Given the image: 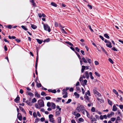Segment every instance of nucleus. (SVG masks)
Wrapping results in <instances>:
<instances>
[{"mask_svg":"<svg viewBox=\"0 0 123 123\" xmlns=\"http://www.w3.org/2000/svg\"><path fill=\"white\" fill-rule=\"evenodd\" d=\"M93 91L94 93L95 96L99 97L101 96V94L97 91L96 88L94 89Z\"/></svg>","mask_w":123,"mask_h":123,"instance_id":"4","label":"nucleus"},{"mask_svg":"<svg viewBox=\"0 0 123 123\" xmlns=\"http://www.w3.org/2000/svg\"><path fill=\"white\" fill-rule=\"evenodd\" d=\"M31 27L33 29H36L37 28V26L36 25L31 24Z\"/></svg>","mask_w":123,"mask_h":123,"instance_id":"20","label":"nucleus"},{"mask_svg":"<svg viewBox=\"0 0 123 123\" xmlns=\"http://www.w3.org/2000/svg\"><path fill=\"white\" fill-rule=\"evenodd\" d=\"M51 98V97L49 96H47L45 97V99L47 100H50Z\"/></svg>","mask_w":123,"mask_h":123,"instance_id":"51","label":"nucleus"},{"mask_svg":"<svg viewBox=\"0 0 123 123\" xmlns=\"http://www.w3.org/2000/svg\"><path fill=\"white\" fill-rule=\"evenodd\" d=\"M104 36L105 37H106V38L107 39H109L110 38V37L107 34H104Z\"/></svg>","mask_w":123,"mask_h":123,"instance_id":"29","label":"nucleus"},{"mask_svg":"<svg viewBox=\"0 0 123 123\" xmlns=\"http://www.w3.org/2000/svg\"><path fill=\"white\" fill-rule=\"evenodd\" d=\"M37 56L36 57V63H37L38 60V52L37 53Z\"/></svg>","mask_w":123,"mask_h":123,"instance_id":"33","label":"nucleus"},{"mask_svg":"<svg viewBox=\"0 0 123 123\" xmlns=\"http://www.w3.org/2000/svg\"><path fill=\"white\" fill-rule=\"evenodd\" d=\"M112 116L110 114H108L107 115V117L108 118H110Z\"/></svg>","mask_w":123,"mask_h":123,"instance_id":"64","label":"nucleus"},{"mask_svg":"<svg viewBox=\"0 0 123 123\" xmlns=\"http://www.w3.org/2000/svg\"><path fill=\"white\" fill-rule=\"evenodd\" d=\"M9 38L10 39H11L12 38V39H15L16 38V37L14 36L11 37L10 36H8Z\"/></svg>","mask_w":123,"mask_h":123,"instance_id":"28","label":"nucleus"},{"mask_svg":"<svg viewBox=\"0 0 123 123\" xmlns=\"http://www.w3.org/2000/svg\"><path fill=\"white\" fill-rule=\"evenodd\" d=\"M35 95L36 97L39 98L40 97V95L39 94H38L37 92H36L35 93Z\"/></svg>","mask_w":123,"mask_h":123,"instance_id":"11","label":"nucleus"},{"mask_svg":"<svg viewBox=\"0 0 123 123\" xmlns=\"http://www.w3.org/2000/svg\"><path fill=\"white\" fill-rule=\"evenodd\" d=\"M37 100L35 98H34L32 100V103H33L36 102Z\"/></svg>","mask_w":123,"mask_h":123,"instance_id":"25","label":"nucleus"},{"mask_svg":"<svg viewBox=\"0 0 123 123\" xmlns=\"http://www.w3.org/2000/svg\"><path fill=\"white\" fill-rule=\"evenodd\" d=\"M113 92L115 94L117 95V96H118V92L117 91L114 89H113Z\"/></svg>","mask_w":123,"mask_h":123,"instance_id":"18","label":"nucleus"},{"mask_svg":"<svg viewBox=\"0 0 123 123\" xmlns=\"http://www.w3.org/2000/svg\"><path fill=\"white\" fill-rule=\"evenodd\" d=\"M61 98H57V99H55V100L57 102H59V101L61 100Z\"/></svg>","mask_w":123,"mask_h":123,"instance_id":"19","label":"nucleus"},{"mask_svg":"<svg viewBox=\"0 0 123 123\" xmlns=\"http://www.w3.org/2000/svg\"><path fill=\"white\" fill-rule=\"evenodd\" d=\"M116 118L115 117H112L111 118V120L112 121L114 122L116 120Z\"/></svg>","mask_w":123,"mask_h":123,"instance_id":"44","label":"nucleus"},{"mask_svg":"<svg viewBox=\"0 0 123 123\" xmlns=\"http://www.w3.org/2000/svg\"><path fill=\"white\" fill-rule=\"evenodd\" d=\"M74 94V95L75 96L76 98H79L80 96L79 94H78L77 92H75Z\"/></svg>","mask_w":123,"mask_h":123,"instance_id":"12","label":"nucleus"},{"mask_svg":"<svg viewBox=\"0 0 123 123\" xmlns=\"http://www.w3.org/2000/svg\"><path fill=\"white\" fill-rule=\"evenodd\" d=\"M88 27L89 29L91 30V31L92 32H93V30L91 28V26L90 25H89L88 26Z\"/></svg>","mask_w":123,"mask_h":123,"instance_id":"50","label":"nucleus"},{"mask_svg":"<svg viewBox=\"0 0 123 123\" xmlns=\"http://www.w3.org/2000/svg\"><path fill=\"white\" fill-rule=\"evenodd\" d=\"M84 82L85 85H86L87 84V80H85L84 81Z\"/></svg>","mask_w":123,"mask_h":123,"instance_id":"61","label":"nucleus"},{"mask_svg":"<svg viewBox=\"0 0 123 123\" xmlns=\"http://www.w3.org/2000/svg\"><path fill=\"white\" fill-rule=\"evenodd\" d=\"M33 116L35 117H37V115L36 113L35 112H34L33 113Z\"/></svg>","mask_w":123,"mask_h":123,"instance_id":"46","label":"nucleus"},{"mask_svg":"<svg viewBox=\"0 0 123 123\" xmlns=\"http://www.w3.org/2000/svg\"><path fill=\"white\" fill-rule=\"evenodd\" d=\"M90 91L89 90H88L87 91V92H86L85 93V95L86 96L87 95H88L89 96H90Z\"/></svg>","mask_w":123,"mask_h":123,"instance_id":"22","label":"nucleus"},{"mask_svg":"<svg viewBox=\"0 0 123 123\" xmlns=\"http://www.w3.org/2000/svg\"><path fill=\"white\" fill-rule=\"evenodd\" d=\"M79 121L80 122H83L84 121V119L81 118H80L79 119Z\"/></svg>","mask_w":123,"mask_h":123,"instance_id":"38","label":"nucleus"},{"mask_svg":"<svg viewBox=\"0 0 123 123\" xmlns=\"http://www.w3.org/2000/svg\"><path fill=\"white\" fill-rule=\"evenodd\" d=\"M85 99V100L86 101V102H87L89 100V98L88 96L87 95L85 96L84 97Z\"/></svg>","mask_w":123,"mask_h":123,"instance_id":"10","label":"nucleus"},{"mask_svg":"<svg viewBox=\"0 0 123 123\" xmlns=\"http://www.w3.org/2000/svg\"><path fill=\"white\" fill-rule=\"evenodd\" d=\"M76 116L77 117H78L80 116V115L79 113H77Z\"/></svg>","mask_w":123,"mask_h":123,"instance_id":"53","label":"nucleus"},{"mask_svg":"<svg viewBox=\"0 0 123 123\" xmlns=\"http://www.w3.org/2000/svg\"><path fill=\"white\" fill-rule=\"evenodd\" d=\"M84 74L87 79H89V74L87 72H86L84 73Z\"/></svg>","mask_w":123,"mask_h":123,"instance_id":"9","label":"nucleus"},{"mask_svg":"<svg viewBox=\"0 0 123 123\" xmlns=\"http://www.w3.org/2000/svg\"><path fill=\"white\" fill-rule=\"evenodd\" d=\"M117 108L116 106L115 105H114L113 106L112 110L114 111H115L117 110Z\"/></svg>","mask_w":123,"mask_h":123,"instance_id":"15","label":"nucleus"},{"mask_svg":"<svg viewBox=\"0 0 123 123\" xmlns=\"http://www.w3.org/2000/svg\"><path fill=\"white\" fill-rule=\"evenodd\" d=\"M65 94V95H63V97L64 98H67L68 97V95H67L68 92H66V93L65 94Z\"/></svg>","mask_w":123,"mask_h":123,"instance_id":"37","label":"nucleus"},{"mask_svg":"<svg viewBox=\"0 0 123 123\" xmlns=\"http://www.w3.org/2000/svg\"><path fill=\"white\" fill-rule=\"evenodd\" d=\"M21 27L22 29H23L25 31H27L28 30V29L24 25H22L21 26Z\"/></svg>","mask_w":123,"mask_h":123,"instance_id":"31","label":"nucleus"},{"mask_svg":"<svg viewBox=\"0 0 123 123\" xmlns=\"http://www.w3.org/2000/svg\"><path fill=\"white\" fill-rule=\"evenodd\" d=\"M17 117L19 120L21 121L22 119V116L20 113L18 114Z\"/></svg>","mask_w":123,"mask_h":123,"instance_id":"5","label":"nucleus"},{"mask_svg":"<svg viewBox=\"0 0 123 123\" xmlns=\"http://www.w3.org/2000/svg\"><path fill=\"white\" fill-rule=\"evenodd\" d=\"M76 110L78 112L81 111V112L84 115H85V108L82 105H81L80 104H78L77 106L76 109Z\"/></svg>","mask_w":123,"mask_h":123,"instance_id":"1","label":"nucleus"},{"mask_svg":"<svg viewBox=\"0 0 123 123\" xmlns=\"http://www.w3.org/2000/svg\"><path fill=\"white\" fill-rule=\"evenodd\" d=\"M86 67L85 66L83 65L82 66V68L81 69V72L82 73H83L84 72V71Z\"/></svg>","mask_w":123,"mask_h":123,"instance_id":"17","label":"nucleus"},{"mask_svg":"<svg viewBox=\"0 0 123 123\" xmlns=\"http://www.w3.org/2000/svg\"><path fill=\"white\" fill-rule=\"evenodd\" d=\"M37 86L38 87H39L41 86V84L38 83L37 84Z\"/></svg>","mask_w":123,"mask_h":123,"instance_id":"54","label":"nucleus"},{"mask_svg":"<svg viewBox=\"0 0 123 123\" xmlns=\"http://www.w3.org/2000/svg\"><path fill=\"white\" fill-rule=\"evenodd\" d=\"M50 39L49 38H48L46 40H45L44 41V42H48L49 41Z\"/></svg>","mask_w":123,"mask_h":123,"instance_id":"58","label":"nucleus"},{"mask_svg":"<svg viewBox=\"0 0 123 123\" xmlns=\"http://www.w3.org/2000/svg\"><path fill=\"white\" fill-rule=\"evenodd\" d=\"M67 90L66 89H63L62 90V91L63 92L62 93V94L64 95L66 93V92H67Z\"/></svg>","mask_w":123,"mask_h":123,"instance_id":"35","label":"nucleus"},{"mask_svg":"<svg viewBox=\"0 0 123 123\" xmlns=\"http://www.w3.org/2000/svg\"><path fill=\"white\" fill-rule=\"evenodd\" d=\"M85 112H86V115L87 117L88 118L90 116L88 112L86 110H85Z\"/></svg>","mask_w":123,"mask_h":123,"instance_id":"39","label":"nucleus"},{"mask_svg":"<svg viewBox=\"0 0 123 123\" xmlns=\"http://www.w3.org/2000/svg\"><path fill=\"white\" fill-rule=\"evenodd\" d=\"M43 24V27L44 30L48 31L49 32L51 31V29L50 27L47 24H43V23H42Z\"/></svg>","mask_w":123,"mask_h":123,"instance_id":"3","label":"nucleus"},{"mask_svg":"<svg viewBox=\"0 0 123 123\" xmlns=\"http://www.w3.org/2000/svg\"><path fill=\"white\" fill-rule=\"evenodd\" d=\"M41 95L42 96L44 95L45 96H46L47 95L44 92H41Z\"/></svg>","mask_w":123,"mask_h":123,"instance_id":"43","label":"nucleus"},{"mask_svg":"<svg viewBox=\"0 0 123 123\" xmlns=\"http://www.w3.org/2000/svg\"><path fill=\"white\" fill-rule=\"evenodd\" d=\"M49 119V121L50 122H52V123H55V121L54 120L53 118H52Z\"/></svg>","mask_w":123,"mask_h":123,"instance_id":"23","label":"nucleus"},{"mask_svg":"<svg viewBox=\"0 0 123 123\" xmlns=\"http://www.w3.org/2000/svg\"><path fill=\"white\" fill-rule=\"evenodd\" d=\"M91 111L92 112H94L95 111V109L94 107H92L91 109Z\"/></svg>","mask_w":123,"mask_h":123,"instance_id":"49","label":"nucleus"},{"mask_svg":"<svg viewBox=\"0 0 123 123\" xmlns=\"http://www.w3.org/2000/svg\"><path fill=\"white\" fill-rule=\"evenodd\" d=\"M119 108L121 109H123V105H119Z\"/></svg>","mask_w":123,"mask_h":123,"instance_id":"57","label":"nucleus"},{"mask_svg":"<svg viewBox=\"0 0 123 123\" xmlns=\"http://www.w3.org/2000/svg\"><path fill=\"white\" fill-rule=\"evenodd\" d=\"M95 74L96 75L99 77L100 76L99 74L96 72H95Z\"/></svg>","mask_w":123,"mask_h":123,"instance_id":"55","label":"nucleus"},{"mask_svg":"<svg viewBox=\"0 0 123 123\" xmlns=\"http://www.w3.org/2000/svg\"><path fill=\"white\" fill-rule=\"evenodd\" d=\"M109 44H106V46L108 47H109L110 48H111L112 47V46L111 45V43H109Z\"/></svg>","mask_w":123,"mask_h":123,"instance_id":"27","label":"nucleus"},{"mask_svg":"<svg viewBox=\"0 0 123 123\" xmlns=\"http://www.w3.org/2000/svg\"><path fill=\"white\" fill-rule=\"evenodd\" d=\"M75 53H76L77 55L78 56V58H79L80 59H81L80 58V55L77 52H75Z\"/></svg>","mask_w":123,"mask_h":123,"instance_id":"56","label":"nucleus"},{"mask_svg":"<svg viewBox=\"0 0 123 123\" xmlns=\"http://www.w3.org/2000/svg\"><path fill=\"white\" fill-rule=\"evenodd\" d=\"M58 123H61V118L60 117H59L58 118Z\"/></svg>","mask_w":123,"mask_h":123,"instance_id":"42","label":"nucleus"},{"mask_svg":"<svg viewBox=\"0 0 123 123\" xmlns=\"http://www.w3.org/2000/svg\"><path fill=\"white\" fill-rule=\"evenodd\" d=\"M20 109L22 111L24 112H25V111L23 107L21 106H19Z\"/></svg>","mask_w":123,"mask_h":123,"instance_id":"26","label":"nucleus"},{"mask_svg":"<svg viewBox=\"0 0 123 123\" xmlns=\"http://www.w3.org/2000/svg\"><path fill=\"white\" fill-rule=\"evenodd\" d=\"M26 94L27 95H29L31 97H33L34 96V94L32 93L29 91L27 92Z\"/></svg>","mask_w":123,"mask_h":123,"instance_id":"6","label":"nucleus"},{"mask_svg":"<svg viewBox=\"0 0 123 123\" xmlns=\"http://www.w3.org/2000/svg\"><path fill=\"white\" fill-rule=\"evenodd\" d=\"M51 107L53 109H54L55 108L56 105L55 104L53 103H51Z\"/></svg>","mask_w":123,"mask_h":123,"instance_id":"13","label":"nucleus"},{"mask_svg":"<svg viewBox=\"0 0 123 123\" xmlns=\"http://www.w3.org/2000/svg\"><path fill=\"white\" fill-rule=\"evenodd\" d=\"M38 103L35 105V107L37 108L40 109L41 107H43L44 106V102L41 99H40L38 101Z\"/></svg>","mask_w":123,"mask_h":123,"instance_id":"2","label":"nucleus"},{"mask_svg":"<svg viewBox=\"0 0 123 123\" xmlns=\"http://www.w3.org/2000/svg\"><path fill=\"white\" fill-rule=\"evenodd\" d=\"M51 4L52 6H53L55 7H56L57 6V5L55 3H54V2L51 3Z\"/></svg>","mask_w":123,"mask_h":123,"instance_id":"36","label":"nucleus"},{"mask_svg":"<svg viewBox=\"0 0 123 123\" xmlns=\"http://www.w3.org/2000/svg\"><path fill=\"white\" fill-rule=\"evenodd\" d=\"M65 43L66 44H68L69 45L72 46H73V44L72 43H71L70 42H65Z\"/></svg>","mask_w":123,"mask_h":123,"instance_id":"32","label":"nucleus"},{"mask_svg":"<svg viewBox=\"0 0 123 123\" xmlns=\"http://www.w3.org/2000/svg\"><path fill=\"white\" fill-rule=\"evenodd\" d=\"M105 42L106 43H111V42H109V41H107V40L105 39Z\"/></svg>","mask_w":123,"mask_h":123,"instance_id":"52","label":"nucleus"},{"mask_svg":"<svg viewBox=\"0 0 123 123\" xmlns=\"http://www.w3.org/2000/svg\"><path fill=\"white\" fill-rule=\"evenodd\" d=\"M89 74L91 79L92 80L93 79H94V77L92 76V73L91 72H90L89 73Z\"/></svg>","mask_w":123,"mask_h":123,"instance_id":"24","label":"nucleus"},{"mask_svg":"<svg viewBox=\"0 0 123 123\" xmlns=\"http://www.w3.org/2000/svg\"><path fill=\"white\" fill-rule=\"evenodd\" d=\"M108 60L112 64H113V60L111 58H109L108 59Z\"/></svg>","mask_w":123,"mask_h":123,"instance_id":"41","label":"nucleus"},{"mask_svg":"<svg viewBox=\"0 0 123 123\" xmlns=\"http://www.w3.org/2000/svg\"><path fill=\"white\" fill-rule=\"evenodd\" d=\"M87 6L90 9H92V6L91 5H88Z\"/></svg>","mask_w":123,"mask_h":123,"instance_id":"62","label":"nucleus"},{"mask_svg":"<svg viewBox=\"0 0 123 123\" xmlns=\"http://www.w3.org/2000/svg\"><path fill=\"white\" fill-rule=\"evenodd\" d=\"M53 115H51V114L49 115V119H50L53 118Z\"/></svg>","mask_w":123,"mask_h":123,"instance_id":"48","label":"nucleus"},{"mask_svg":"<svg viewBox=\"0 0 123 123\" xmlns=\"http://www.w3.org/2000/svg\"><path fill=\"white\" fill-rule=\"evenodd\" d=\"M82 60L84 63H86L87 62L86 58H85L84 57H83L82 58Z\"/></svg>","mask_w":123,"mask_h":123,"instance_id":"34","label":"nucleus"},{"mask_svg":"<svg viewBox=\"0 0 123 123\" xmlns=\"http://www.w3.org/2000/svg\"><path fill=\"white\" fill-rule=\"evenodd\" d=\"M61 109L59 108V110H56V114L57 115H59L60 113Z\"/></svg>","mask_w":123,"mask_h":123,"instance_id":"7","label":"nucleus"},{"mask_svg":"<svg viewBox=\"0 0 123 123\" xmlns=\"http://www.w3.org/2000/svg\"><path fill=\"white\" fill-rule=\"evenodd\" d=\"M72 100L71 99H69L68 101L66 102V103L67 104H68L70 103L71 101Z\"/></svg>","mask_w":123,"mask_h":123,"instance_id":"45","label":"nucleus"},{"mask_svg":"<svg viewBox=\"0 0 123 123\" xmlns=\"http://www.w3.org/2000/svg\"><path fill=\"white\" fill-rule=\"evenodd\" d=\"M25 102L27 103L29 105L31 106L32 105V102L30 101V100H27Z\"/></svg>","mask_w":123,"mask_h":123,"instance_id":"8","label":"nucleus"},{"mask_svg":"<svg viewBox=\"0 0 123 123\" xmlns=\"http://www.w3.org/2000/svg\"><path fill=\"white\" fill-rule=\"evenodd\" d=\"M45 120V118L43 117H42L40 119V120L42 122H43Z\"/></svg>","mask_w":123,"mask_h":123,"instance_id":"63","label":"nucleus"},{"mask_svg":"<svg viewBox=\"0 0 123 123\" xmlns=\"http://www.w3.org/2000/svg\"><path fill=\"white\" fill-rule=\"evenodd\" d=\"M108 104L110 105H111L112 104V102L109 99H107Z\"/></svg>","mask_w":123,"mask_h":123,"instance_id":"21","label":"nucleus"},{"mask_svg":"<svg viewBox=\"0 0 123 123\" xmlns=\"http://www.w3.org/2000/svg\"><path fill=\"white\" fill-rule=\"evenodd\" d=\"M101 48L102 49V51H103L107 55V53L105 49L103 47H101Z\"/></svg>","mask_w":123,"mask_h":123,"instance_id":"30","label":"nucleus"},{"mask_svg":"<svg viewBox=\"0 0 123 123\" xmlns=\"http://www.w3.org/2000/svg\"><path fill=\"white\" fill-rule=\"evenodd\" d=\"M51 105V103H50V102H48L47 104V106L48 107H50Z\"/></svg>","mask_w":123,"mask_h":123,"instance_id":"40","label":"nucleus"},{"mask_svg":"<svg viewBox=\"0 0 123 123\" xmlns=\"http://www.w3.org/2000/svg\"><path fill=\"white\" fill-rule=\"evenodd\" d=\"M36 40H37V41L38 43L40 44H41L43 41L42 40H41L38 39H36Z\"/></svg>","mask_w":123,"mask_h":123,"instance_id":"16","label":"nucleus"},{"mask_svg":"<svg viewBox=\"0 0 123 123\" xmlns=\"http://www.w3.org/2000/svg\"><path fill=\"white\" fill-rule=\"evenodd\" d=\"M99 37L102 40H103V41L104 40V39L103 37L102 36H101V35L99 36Z\"/></svg>","mask_w":123,"mask_h":123,"instance_id":"60","label":"nucleus"},{"mask_svg":"<svg viewBox=\"0 0 123 123\" xmlns=\"http://www.w3.org/2000/svg\"><path fill=\"white\" fill-rule=\"evenodd\" d=\"M61 31H62V33H64L66 34H67V32L65 31V30L63 29H61Z\"/></svg>","mask_w":123,"mask_h":123,"instance_id":"47","label":"nucleus"},{"mask_svg":"<svg viewBox=\"0 0 123 123\" xmlns=\"http://www.w3.org/2000/svg\"><path fill=\"white\" fill-rule=\"evenodd\" d=\"M120 120H121V119H120V117H119V116L117 117V118L116 120L118 121H120Z\"/></svg>","mask_w":123,"mask_h":123,"instance_id":"59","label":"nucleus"},{"mask_svg":"<svg viewBox=\"0 0 123 123\" xmlns=\"http://www.w3.org/2000/svg\"><path fill=\"white\" fill-rule=\"evenodd\" d=\"M20 99V98L19 97L17 96L16 98L14 99L16 103H18V101Z\"/></svg>","mask_w":123,"mask_h":123,"instance_id":"14","label":"nucleus"}]
</instances>
